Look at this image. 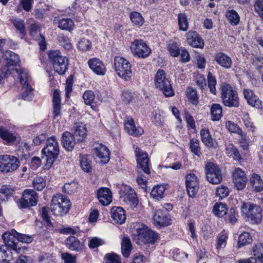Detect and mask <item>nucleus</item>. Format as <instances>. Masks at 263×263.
<instances>
[{
  "mask_svg": "<svg viewBox=\"0 0 263 263\" xmlns=\"http://www.w3.org/2000/svg\"><path fill=\"white\" fill-rule=\"evenodd\" d=\"M3 61L2 67L5 70L6 73H10L14 78L20 79L22 83L26 82L27 73L25 70L15 68L16 65L20 62L18 55L11 51H6L3 55Z\"/></svg>",
  "mask_w": 263,
  "mask_h": 263,
  "instance_id": "f257e3e1",
  "label": "nucleus"
},
{
  "mask_svg": "<svg viewBox=\"0 0 263 263\" xmlns=\"http://www.w3.org/2000/svg\"><path fill=\"white\" fill-rule=\"evenodd\" d=\"M2 237L6 246L10 247L17 252H20L21 250V248L19 246L20 242L28 243L32 241L31 236L18 233L14 230L5 232L2 235Z\"/></svg>",
  "mask_w": 263,
  "mask_h": 263,
  "instance_id": "f03ea898",
  "label": "nucleus"
},
{
  "mask_svg": "<svg viewBox=\"0 0 263 263\" xmlns=\"http://www.w3.org/2000/svg\"><path fill=\"white\" fill-rule=\"evenodd\" d=\"M42 152L45 156L46 166L50 167L57 159L60 153L59 143L55 136H52L47 140L46 146L43 148Z\"/></svg>",
  "mask_w": 263,
  "mask_h": 263,
  "instance_id": "7ed1b4c3",
  "label": "nucleus"
},
{
  "mask_svg": "<svg viewBox=\"0 0 263 263\" xmlns=\"http://www.w3.org/2000/svg\"><path fill=\"white\" fill-rule=\"evenodd\" d=\"M241 211L249 221L252 223L258 224L262 218L261 208L250 202H243L241 205Z\"/></svg>",
  "mask_w": 263,
  "mask_h": 263,
  "instance_id": "20e7f679",
  "label": "nucleus"
},
{
  "mask_svg": "<svg viewBox=\"0 0 263 263\" xmlns=\"http://www.w3.org/2000/svg\"><path fill=\"white\" fill-rule=\"evenodd\" d=\"M48 57L55 71L59 74H64L68 69V59L62 55L59 50L49 51Z\"/></svg>",
  "mask_w": 263,
  "mask_h": 263,
  "instance_id": "39448f33",
  "label": "nucleus"
},
{
  "mask_svg": "<svg viewBox=\"0 0 263 263\" xmlns=\"http://www.w3.org/2000/svg\"><path fill=\"white\" fill-rule=\"evenodd\" d=\"M221 98L222 103L229 107H238L239 105V99L238 93L228 84L221 86Z\"/></svg>",
  "mask_w": 263,
  "mask_h": 263,
  "instance_id": "423d86ee",
  "label": "nucleus"
},
{
  "mask_svg": "<svg viewBox=\"0 0 263 263\" xmlns=\"http://www.w3.org/2000/svg\"><path fill=\"white\" fill-rule=\"evenodd\" d=\"M114 64L115 71L120 78L125 81L131 79L132 66L127 60L123 57L116 56L114 58Z\"/></svg>",
  "mask_w": 263,
  "mask_h": 263,
  "instance_id": "0eeeda50",
  "label": "nucleus"
},
{
  "mask_svg": "<svg viewBox=\"0 0 263 263\" xmlns=\"http://www.w3.org/2000/svg\"><path fill=\"white\" fill-rule=\"evenodd\" d=\"M155 86L156 88L161 91L167 97L174 95V91L169 80L166 78L164 70L159 69L154 78Z\"/></svg>",
  "mask_w": 263,
  "mask_h": 263,
  "instance_id": "6e6552de",
  "label": "nucleus"
},
{
  "mask_svg": "<svg viewBox=\"0 0 263 263\" xmlns=\"http://www.w3.org/2000/svg\"><path fill=\"white\" fill-rule=\"evenodd\" d=\"M70 208V200L65 196L57 194L52 199L51 210L55 215L66 214Z\"/></svg>",
  "mask_w": 263,
  "mask_h": 263,
  "instance_id": "1a4fd4ad",
  "label": "nucleus"
},
{
  "mask_svg": "<svg viewBox=\"0 0 263 263\" xmlns=\"http://www.w3.org/2000/svg\"><path fill=\"white\" fill-rule=\"evenodd\" d=\"M20 165L18 158L10 155H0V171L3 173L13 172Z\"/></svg>",
  "mask_w": 263,
  "mask_h": 263,
  "instance_id": "9d476101",
  "label": "nucleus"
},
{
  "mask_svg": "<svg viewBox=\"0 0 263 263\" xmlns=\"http://www.w3.org/2000/svg\"><path fill=\"white\" fill-rule=\"evenodd\" d=\"M120 198L122 201L133 209L138 204V199L135 191L130 186L122 185L120 190Z\"/></svg>",
  "mask_w": 263,
  "mask_h": 263,
  "instance_id": "9b49d317",
  "label": "nucleus"
},
{
  "mask_svg": "<svg viewBox=\"0 0 263 263\" xmlns=\"http://www.w3.org/2000/svg\"><path fill=\"white\" fill-rule=\"evenodd\" d=\"M131 52L135 57L144 59L148 57L151 53V49L142 40L136 39L130 46Z\"/></svg>",
  "mask_w": 263,
  "mask_h": 263,
  "instance_id": "f8f14e48",
  "label": "nucleus"
},
{
  "mask_svg": "<svg viewBox=\"0 0 263 263\" xmlns=\"http://www.w3.org/2000/svg\"><path fill=\"white\" fill-rule=\"evenodd\" d=\"M207 180L211 184H219L222 180L221 171L218 166L213 162H208L205 167Z\"/></svg>",
  "mask_w": 263,
  "mask_h": 263,
  "instance_id": "ddd939ff",
  "label": "nucleus"
},
{
  "mask_svg": "<svg viewBox=\"0 0 263 263\" xmlns=\"http://www.w3.org/2000/svg\"><path fill=\"white\" fill-rule=\"evenodd\" d=\"M137 238L144 243L153 244L158 238V234L149 229L146 225L140 224L137 229Z\"/></svg>",
  "mask_w": 263,
  "mask_h": 263,
  "instance_id": "4468645a",
  "label": "nucleus"
},
{
  "mask_svg": "<svg viewBox=\"0 0 263 263\" xmlns=\"http://www.w3.org/2000/svg\"><path fill=\"white\" fill-rule=\"evenodd\" d=\"M38 195L36 192L31 189H26L23 193L22 197L20 199V206L22 208H27L36 205Z\"/></svg>",
  "mask_w": 263,
  "mask_h": 263,
  "instance_id": "2eb2a0df",
  "label": "nucleus"
},
{
  "mask_svg": "<svg viewBox=\"0 0 263 263\" xmlns=\"http://www.w3.org/2000/svg\"><path fill=\"white\" fill-rule=\"evenodd\" d=\"M185 185L189 196L195 197L199 189V181L195 174L189 173L186 175Z\"/></svg>",
  "mask_w": 263,
  "mask_h": 263,
  "instance_id": "dca6fc26",
  "label": "nucleus"
},
{
  "mask_svg": "<svg viewBox=\"0 0 263 263\" xmlns=\"http://www.w3.org/2000/svg\"><path fill=\"white\" fill-rule=\"evenodd\" d=\"M153 219L156 226L164 227L171 224V220L168 213L162 211V208H157L156 209Z\"/></svg>",
  "mask_w": 263,
  "mask_h": 263,
  "instance_id": "f3484780",
  "label": "nucleus"
},
{
  "mask_svg": "<svg viewBox=\"0 0 263 263\" xmlns=\"http://www.w3.org/2000/svg\"><path fill=\"white\" fill-rule=\"evenodd\" d=\"M95 158L101 163L106 164L109 160V151L108 148L102 144H97L92 149Z\"/></svg>",
  "mask_w": 263,
  "mask_h": 263,
  "instance_id": "a211bd4d",
  "label": "nucleus"
},
{
  "mask_svg": "<svg viewBox=\"0 0 263 263\" xmlns=\"http://www.w3.org/2000/svg\"><path fill=\"white\" fill-rule=\"evenodd\" d=\"M233 181L235 186L238 190L243 189L248 181L246 173L242 169L236 168L233 172Z\"/></svg>",
  "mask_w": 263,
  "mask_h": 263,
  "instance_id": "6ab92c4d",
  "label": "nucleus"
},
{
  "mask_svg": "<svg viewBox=\"0 0 263 263\" xmlns=\"http://www.w3.org/2000/svg\"><path fill=\"white\" fill-rule=\"evenodd\" d=\"M135 154L137 158V166L141 168L146 174H149L148 158L147 154L144 153L140 148H136Z\"/></svg>",
  "mask_w": 263,
  "mask_h": 263,
  "instance_id": "aec40b11",
  "label": "nucleus"
},
{
  "mask_svg": "<svg viewBox=\"0 0 263 263\" xmlns=\"http://www.w3.org/2000/svg\"><path fill=\"white\" fill-rule=\"evenodd\" d=\"M88 65L90 69L96 74L104 76L106 68L103 62L98 58H93L88 61Z\"/></svg>",
  "mask_w": 263,
  "mask_h": 263,
  "instance_id": "412c9836",
  "label": "nucleus"
},
{
  "mask_svg": "<svg viewBox=\"0 0 263 263\" xmlns=\"http://www.w3.org/2000/svg\"><path fill=\"white\" fill-rule=\"evenodd\" d=\"M111 216L114 223L122 224L126 219L125 210L120 206H114L111 210Z\"/></svg>",
  "mask_w": 263,
  "mask_h": 263,
  "instance_id": "4be33fe9",
  "label": "nucleus"
},
{
  "mask_svg": "<svg viewBox=\"0 0 263 263\" xmlns=\"http://www.w3.org/2000/svg\"><path fill=\"white\" fill-rule=\"evenodd\" d=\"M97 198L103 205H108L112 201V193L107 187H101L97 191Z\"/></svg>",
  "mask_w": 263,
  "mask_h": 263,
  "instance_id": "5701e85b",
  "label": "nucleus"
},
{
  "mask_svg": "<svg viewBox=\"0 0 263 263\" xmlns=\"http://www.w3.org/2000/svg\"><path fill=\"white\" fill-rule=\"evenodd\" d=\"M62 144L67 151H72L76 145V139L71 133L66 131L62 135Z\"/></svg>",
  "mask_w": 263,
  "mask_h": 263,
  "instance_id": "b1692460",
  "label": "nucleus"
},
{
  "mask_svg": "<svg viewBox=\"0 0 263 263\" xmlns=\"http://www.w3.org/2000/svg\"><path fill=\"white\" fill-rule=\"evenodd\" d=\"M186 36L187 43L191 46L195 48H203V41L195 31H190L188 32Z\"/></svg>",
  "mask_w": 263,
  "mask_h": 263,
  "instance_id": "393cba45",
  "label": "nucleus"
},
{
  "mask_svg": "<svg viewBox=\"0 0 263 263\" xmlns=\"http://www.w3.org/2000/svg\"><path fill=\"white\" fill-rule=\"evenodd\" d=\"M125 129L130 135L139 136L142 135L143 130L140 127H136L134 121L130 117H127L124 122Z\"/></svg>",
  "mask_w": 263,
  "mask_h": 263,
  "instance_id": "a878e982",
  "label": "nucleus"
},
{
  "mask_svg": "<svg viewBox=\"0 0 263 263\" xmlns=\"http://www.w3.org/2000/svg\"><path fill=\"white\" fill-rule=\"evenodd\" d=\"M214 60L218 64L224 68L229 69L232 67V59L223 52L216 53L214 57Z\"/></svg>",
  "mask_w": 263,
  "mask_h": 263,
  "instance_id": "bb28decb",
  "label": "nucleus"
},
{
  "mask_svg": "<svg viewBox=\"0 0 263 263\" xmlns=\"http://www.w3.org/2000/svg\"><path fill=\"white\" fill-rule=\"evenodd\" d=\"M66 247L70 250L80 251L84 248V243L74 236H69L65 241Z\"/></svg>",
  "mask_w": 263,
  "mask_h": 263,
  "instance_id": "cd10ccee",
  "label": "nucleus"
},
{
  "mask_svg": "<svg viewBox=\"0 0 263 263\" xmlns=\"http://www.w3.org/2000/svg\"><path fill=\"white\" fill-rule=\"evenodd\" d=\"M74 137H76L79 142L84 141L87 138L86 128L85 125L82 123H76L74 127Z\"/></svg>",
  "mask_w": 263,
  "mask_h": 263,
  "instance_id": "c85d7f7f",
  "label": "nucleus"
},
{
  "mask_svg": "<svg viewBox=\"0 0 263 263\" xmlns=\"http://www.w3.org/2000/svg\"><path fill=\"white\" fill-rule=\"evenodd\" d=\"M200 135L201 141L205 146L210 148L215 146V140L212 138L208 129L203 128L201 129Z\"/></svg>",
  "mask_w": 263,
  "mask_h": 263,
  "instance_id": "c756f323",
  "label": "nucleus"
},
{
  "mask_svg": "<svg viewBox=\"0 0 263 263\" xmlns=\"http://www.w3.org/2000/svg\"><path fill=\"white\" fill-rule=\"evenodd\" d=\"M61 99L60 94V91L55 89L54 91L53 95V118L55 119L60 115L61 106Z\"/></svg>",
  "mask_w": 263,
  "mask_h": 263,
  "instance_id": "7c9ffc66",
  "label": "nucleus"
},
{
  "mask_svg": "<svg viewBox=\"0 0 263 263\" xmlns=\"http://www.w3.org/2000/svg\"><path fill=\"white\" fill-rule=\"evenodd\" d=\"M83 99L84 103L87 105L91 106V108L97 110L98 106L95 102V95L91 90H86L83 94Z\"/></svg>",
  "mask_w": 263,
  "mask_h": 263,
  "instance_id": "2f4dec72",
  "label": "nucleus"
},
{
  "mask_svg": "<svg viewBox=\"0 0 263 263\" xmlns=\"http://www.w3.org/2000/svg\"><path fill=\"white\" fill-rule=\"evenodd\" d=\"M28 73H27L26 82H24V84L21 81L20 83L23 86V92L21 97L23 99L26 101H30L33 98V89L28 84Z\"/></svg>",
  "mask_w": 263,
  "mask_h": 263,
  "instance_id": "473e14b6",
  "label": "nucleus"
},
{
  "mask_svg": "<svg viewBox=\"0 0 263 263\" xmlns=\"http://www.w3.org/2000/svg\"><path fill=\"white\" fill-rule=\"evenodd\" d=\"M226 153L229 157H232L235 160L241 159V155L237 148L232 143L226 144Z\"/></svg>",
  "mask_w": 263,
  "mask_h": 263,
  "instance_id": "72a5a7b5",
  "label": "nucleus"
},
{
  "mask_svg": "<svg viewBox=\"0 0 263 263\" xmlns=\"http://www.w3.org/2000/svg\"><path fill=\"white\" fill-rule=\"evenodd\" d=\"M132 246L130 239L127 237H123L121 242V250L123 256L128 257L131 252Z\"/></svg>",
  "mask_w": 263,
  "mask_h": 263,
  "instance_id": "f704fd0d",
  "label": "nucleus"
},
{
  "mask_svg": "<svg viewBox=\"0 0 263 263\" xmlns=\"http://www.w3.org/2000/svg\"><path fill=\"white\" fill-rule=\"evenodd\" d=\"M165 189L163 185H156L152 189L151 196L155 200H160L163 198Z\"/></svg>",
  "mask_w": 263,
  "mask_h": 263,
  "instance_id": "c9c22d12",
  "label": "nucleus"
},
{
  "mask_svg": "<svg viewBox=\"0 0 263 263\" xmlns=\"http://www.w3.org/2000/svg\"><path fill=\"white\" fill-rule=\"evenodd\" d=\"M77 47L79 51L87 52L90 51L92 47V43L88 39L82 37L79 39Z\"/></svg>",
  "mask_w": 263,
  "mask_h": 263,
  "instance_id": "e433bc0d",
  "label": "nucleus"
},
{
  "mask_svg": "<svg viewBox=\"0 0 263 263\" xmlns=\"http://www.w3.org/2000/svg\"><path fill=\"white\" fill-rule=\"evenodd\" d=\"M250 182L256 192H258L263 190V181L258 175L253 174L250 179Z\"/></svg>",
  "mask_w": 263,
  "mask_h": 263,
  "instance_id": "4c0bfd02",
  "label": "nucleus"
},
{
  "mask_svg": "<svg viewBox=\"0 0 263 263\" xmlns=\"http://www.w3.org/2000/svg\"><path fill=\"white\" fill-rule=\"evenodd\" d=\"M211 114L213 121H218L222 116V106L217 103H214L211 107Z\"/></svg>",
  "mask_w": 263,
  "mask_h": 263,
  "instance_id": "58836bf2",
  "label": "nucleus"
},
{
  "mask_svg": "<svg viewBox=\"0 0 263 263\" xmlns=\"http://www.w3.org/2000/svg\"><path fill=\"white\" fill-rule=\"evenodd\" d=\"M80 158V165L82 170L86 172H90L92 166L91 160L89 157L86 154H81Z\"/></svg>",
  "mask_w": 263,
  "mask_h": 263,
  "instance_id": "ea45409f",
  "label": "nucleus"
},
{
  "mask_svg": "<svg viewBox=\"0 0 263 263\" xmlns=\"http://www.w3.org/2000/svg\"><path fill=\"white\" fill-rule=\"evenodd\" d=\"M226 16L231 25L236 26L240 21V17L238 13L233 9L228 10L226 12Z\"/></svg>",
  "mask_w": 263,
  "mask_h": 263,
  "instance_id": "a19ab883",
  "label": "nucleus"
},
{
  "mask_svg": "<svg viewBox=\"0 0 263 263\" xmlns=\"http://www.w3.org/2000/svg\"><path fill=\"white\" fill-rule=\"evenodd\" d=\"M228 237V235L227 233L224 231L217 235L216 244L217 250L219 251L226 246Z\"/></svg>",
  "mask_w": 263,
  "mask_h": 263,
  "instance_id": "79ce46f5",
  "label": "nucleus"
},
{
  "mask_svg": "<svg viewBox=\"0 0 263 263\" xmlns=\"http://www.w3.org/2000/svg\"><path fill=\"white\" fill-rule=\"evenodd\" d=\"M74 23L70 18H62L59 21L58 27L62 30L69 32L73 29Z\"/></svg>",
  "mask_w": 263,
  "mask_h": 263,
  "instance_id": "37998d69",
  "label": "nucleus"
},
{
  "mask_svg": "<svg viewBox=\"0 0 263 263\" xmlns=\"http://www.w3.org/2000/svg\"><path fill=\"white\" fill-rule=\"evenodd\" d=\"M213 212L217 217H222L227 212V205L221 202H216L213 206Z\"/></svg>",
  "mask_w": 263,
  "mask_h": 263,
  "instance_id": "c03bdc74",
  "label": "nucleus"
},
{
  "mask_svg": "<svg viewBox=\"0 0 263 263\" xmlns=\"http://www.w3.org/2000/svg\"><path fill=\"white\" fill-rule=\"evenodd\" d=\"M252 241V237L248 232H243L238 237L237 246L238 248L250 244Z\"/></svg>",
  "mask_w": 263,
  "mask_h": 263,
  "instance_id": "a18cd8bd",
  "label": "nucleus"
},
{
  "mask_svg": "<svg viewBox=\"0 0 263 263\" xmlns=\"http://www.w3.org/2000/svg\"><path fill=\"white\" fill-rule=\"evenodd\" d=\"M14 192V190L7 186L3 185L0 189V200L2 201H7L12 196Z\"/></svg>",
  "mask_w": 263,
  "mask_h": 263,
  "instance_id": "49530a36",
  "label": "nucleus"
},
{
  "mask_svg": "<svg viewBox=\"0 0 263 263\" xmlns=\"http://www.w3.org/2000/svg\"><path fill=\"white\" fill-rule=\"evenodd\" d=\"M0 137L8 143L16 140V137L12 133L3 127H0Z\"/></svg>",
  "mask_w": 263,
  "mask_h": 263,
  "instance_id": "de8ad7c7",
  "label": "nucleus"
},
{
  "mask_svg": "<svg viewBox=\"0 0 263 263\" xmlns=\"http://www.w3.org/2000/svg\"><path fill=\"white\" fill-rule=\"evenodd\" d=\"M153 122L157 126L162 125L164 120L163 111L159 109H156L153 112Z\"/></svg>",
  "mask_w": 263,
  "mask_h": 263,
  "instance_id": "09e8293b",
  "label": "nucleus"
},
{
  "mask_svg": "<svg viewBox=\"0 0 263 263\" xmlns=\"http://www.w3.org/2000/svg\"><path fill=\"white\" fill-rule=\"evenodd\" d=\"M178 21L179 29L183 31H186L189 28V23L187 16L185 13L178 14Z\"/></svg>",
  "mask_w": 263,
  "mask_h": 263,
  "instance_id": "8fccbe9b",
  "label": "nucleus"
},
{
  "mask_svg": "<svg viewBox=\"0 0 263 263\" xmlns=\"http://www.w3.org/2000/svg\"><path fill=\"white\" fill-rule=\"evenodd\" d=\"M167 49L172 57H176L180 53L178 45L175 41L170 40L168 42Z\"/></svg>",
  "mask_w": 263,
  "mask_h": 263,
  "instance_id": "3c124183",
  "label": "nucleus"
},
{
  "mask_svg": "<svg viewBox=\"0 0 263 263\" xmlns=\"http://www.w3.org/2000/svg\"><path fill=\"white\" fill-rule=\"evenodd\" d=\"M186 96L192 104H196L198 102V97L196 90L192 87H189L186 91Z\"/></svg>",
  "mask_w": 263,
  "mask_h": 263,
  "instance_id": "603ef678",
  "label": "nucleus"
},
{
  "mask_svg": "<svg viewBox=\"0 0 263 263\" xmlns=\"http://www.w3.org/2000/svg\"><path fill=\"white\" fill-rule=\"evenodd\" d=\"M226 126L228 130L231 133H236L239 136L243 135V132L241 128L233 122L230 121L226 122Z\"/></svg>",
  "mask_w": 263,
  "mask_h": 263,
  "instance_id": "864d4df0",
  "label": "nucleus"
},
{
  "mask_svg": "<svg viewBox=\"0 0 263 263\" xmlns=\"http://www.w3.org/2000/svg\"><path fill=\"white\" fill-rule=\"evenodd\" d=\"M130 18L135 26L140 27L144 23V18L141 14L137 12H133L130 14Z\"/></svg>",
  "mask_w": 263,
  "mask_h": 263,
  "instance_id": "5fc2aeb1",
  "label": "nucleus"
},
{
  "mask_svg": "<svg viewBox=\"0 0 263 263\" xmlns=\"http://www.w3.org/2000/svg\"><path fill=\"white\" fill-rule=\"evenodd\" d=\"M32 185L37 191H42L46 186V180L42 177L37 176L33 179Z\"/></svg>",
  "mask_w": 263,
  "mask_h": 263,
  "instance_id": "6e6d98bb",
  "label": "nucleus"
},
{
  "mask_svg": "<svg viewBox=\"0 0 263 263\" xmlns=\"http://www.w3.org/2000/svg\"><path fill=\"white\" fill-rule=\"evenodd\" d=\"M253 253L255 258H257L263 263V243H257L253 248Z\"/></svg>",
  "mask_w": 263,
  "mask_h": 263,
  "instance_id": "4d7b16f0",
  "label": "nucleus"
},
{
  "mask_svg": "<svg viewBox=\"0 0 263 263\" xmlns=\"http://www.w3.org/2000/svg\"><path fill=\"white\" fill-rule=\"evenodd\" d=\"M208 82L210 92L213 95H216L217 92L215 87L216 80L211 72H209L208 74Z\"/></svg>",
  "mask_w": 263,
  "mask_h": 263,
  "instance_id": "13d9d810",
  "label": "nucleus"
},
{
  "mask_svg": "<svg viewBox=\"0 0 263 263\" xmlns=\"http://www.w3.org/2000/svg\"><path fill=\"white\" fill-rule=\"evenodd\" d=\"M190 147L191 152L197 156L201 154L200 147L199 146V141L195 138H193L190 140Z\"/></svg>",
  "mask_w": 263,
  "mask_h": 263,
  "instance_id": "bf43d9fd",
  "label": "nucleus"
},
{
  "mask_svg": "<svg viewBox=\"0 0 263 263\" xmlns=\"http://www.w3.org/2000/svg\"><path fill=\"white\" fill-rule=\"evenodd\" d=\"M78 187V184L74 181H72L65 183L63 187V191L68 194H72L76 192Z\"/></svg>",
  "mask_w": 263,
  "mask_h": 263,
  "instance_id": "052dcab7",
  "label": "nucleus"
},
{
  "mask_svg": "<svg viewBox=\"0 0 263 263\" xmlns=\"http://www.w3.org/2000/svg\"><path fill=\"white\" fill-rule=\"evenodd\" d=\"M88 246L90 249H95L104 243L102 239L98 237H89Z\"/></svg>",
  "mask_w": 263,
  "mask_h": 263,
  "instance_id": "680f3d73",
  "label": "nucleus"
},
{
  "mask_svg": "<svg viewBox=\"0 0 263 263\" xmlns=\"http://www.w3.org/2000/svg\"><path fill=\"white\" fill-rule=\"evenodd\" d=\"M13 24L16 29L20 31L22 38L25 32L24 22L20 18H16L13 20Z\"/></svg>",
  "mask_w": 263,
  "mask_h": 263,
  "instance_id": "e2e57ef3",
  "label": "nucleus"
},
{
  "mask_svg": "<svg viewBox=\"0 0 263 263\" xmlns=\"http://www.w3.org/2000/svg\"><path fill=\"white\" fill-rule=\"evenodd\" d=\"M104 258L105 263H122L120 257L115 253L106 254Z\"/></svg>",
  "mask_w": 263,
  "mask_h": 263,
  "instance_id": "0e129e2a",
  "label": "nucleus"
},
{
  "mask_svg": "<svg viewBox=\"0 0 263 263\" xmlns=\"http://www.w3.org/2000/svg\"><path fill=\"white\" fill-rule=\"evenodd\" d=\"M229 194L228 188L224 185H220L217 187L216 195L220 199L227 197Z\"/></svg>",
  "mask_w": 263,
  "mask_h": 263,
  "instance_id": "69168bd1",
  "label": "nucleus"
},
{
  "mask_svg": "<svg viewBox=\"0 0 263 263\" xmlns=\"http://www.w3.org/2000/svg\"><path fill=\"white\" fill-rule=\"evenodd\" d=\"M249 105L258 109H262L263 104L259 98L255 95L247 102Z\"/></svg>",
  "mask_w": 263,
  "mask_h": 263,
  "instance_id": "338daca9",
  "label": "nucleus"
},
{
  "mask_svg": "<svg viewBox=\"0 0 263 263\" xmlns=\"http://www.w3.org/2000/svg\"><path fill=\"white\" fill-rule=\"evenodd\" d=\"M253 65L255 68L260 72H263V58L257 57L253 59Z\"/></svg>",
  "mask_w": 263,
  "mask_h": 263,
  "instance_id": "774afa93",
  "label": "nucleus"
}]
</instances>
